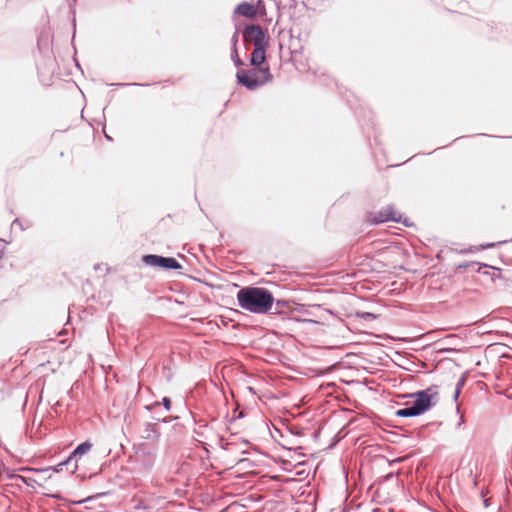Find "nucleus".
Returning a JSON list of instances; mask_svg holds the SVG:
<instances>
[{"mask_svg":"<svg viewBox=\"0 0 512 512\" xmlns=\"http://www.w3.org/2000/svg\"><path fill=\"white\" fill-rule=\"evenodd\" d=\"M238 305L251 313H267L273 305L274 298L271 292L260 287H244L237 293Z\"/></svg>","mask_w":512,"mask_h":512,"instance_id":"1","label":"nucleus"},{"mask_svg":"<svg viewBox=\"0 0 512 512\" xmlns=\"http://www.w3.org/2000/svg\"><path fill=\"white\" fill-rule=\"evenodd\" d=\"M409 396L415 398L413 405L397 410V416L414 417L428 411L438 401V386L432 385L425 390L412 393Z\"/></svg>","mask_w":512,"mask_h":512,"instance_id":"2","label":"nucleus"},{"mask_svg":"<svg viewBox=\"0 0 512 512\" xmlns=\"http://www.w3.org/2000/svg\"><path fill=\"white\" fill-rule=\"evenodd\" d=\"M236 76L238 82L249 90H255L272 80L269 68L259 69L255 67L249 71L239 70Z\"/></svg>","mask_w":512,"mask_h":512,"instance_id":"3","label":"nucleus"},{"mask_svg":"<svg viewBox=\"0 0 512 512\" xmlns=\"http://www.w3.org/2000/svg\"><path fill=\"white\" fill-rule=\"evenodd\" d=\"M242 34L244 41L252 43L254 47L269 45L267 34L260 25H247Z\"/></svg>","mask_w":512,"mask_h":512,"instance_id":"4","label":"nucleus"},{"mask_svg":"<svg viewBox=\"0 0 512 512\" xmlns=\"http://www.w3.org/2000/svg\"><path fill=\"white\" fill-rule=\"evenodd\" d=\"M143 262L147 266L162 268L165 270H177L181 268L179 262L173 257H163L159 255H145Z\"/></svg>","mask_w":512,"mask_h":512,"instance_id":"5","label":"nucleus"},{"mask_svg":"<svg viewBox=\"0 0 512 512\" xmlns=\"http://www.w3.org/2000/svg\"><path fill=\"white\" fill-rule=\"evenodd\" d=\"M370 222L372 224H380L387 221H394V222H402L405 226H410V223L407 219L402 220V216L398 213H396L393 210L392 206H388L385 209L379 211L376 213L373 217H371Z\"/></svg>","mask_w":512,"mask_h":512,"instance_id":"6","label":"nucleus"},{"mask_svg":"<svg viewBox=\"0 0 512 512\" xmlns=\"http://www.w3.org/2000/svg\"><path fill=\"white\" fill-rule=\"evenodd\" d=\"M91 447H92V444L90 442H88V441L79 444L74 449V451L71 453L69 458L66 461L61 462L60 464H58L57 467L54 468V470L58 472V471L62 470L63 466L70 465L73 461H75L74 467L72 469V472H74L77 469L76 462H77L78 458L83 456L87 452H89Z\"/></svg>","mask_w":512,"mask_h":512,"instance_id":"7","label":"nucleus"},{"mask_svg":"<svg viewBox=\"0 0 512 512\" xmlns=\"http://www.w3.org/2000/svg\"><path fill=\"white\" fill-rule=\"evenodd\" d=\"M141 438L155 444L160 438V431L155 423H145L141 432Z\"/></svg>","mask_w":512,"mask_h":512,"instance_id":"8","label":"nucleus"},{"mask_svg":"<svg viewBox=\"0 0 512 512\" xmlns=\"http://www.w3.org/2000/svg\"><path fill=\"white\" fill-rule=\"evenodd\" d=\"M268 46H260V47H254L253 52L251 53L250 57V63L252 66L258 67L266 59V49Z\"/></svg>","mask_w":512,"mask_h":512,"instance_id":"9","label":"nucleus"},{"mask_svg":"<svg viewBox=\"0 0 512 512\" xmlns=\"http://www.w3.org/2000/svg\"><path fill=\"white\" fill-rule=\"evenodd\" d=\"M235 13L244 17L252 18L256 15L257 10L253 4L242 2L235 8Z\"/></svg>","mask_w":512,"mask_h":512,"instance_id":"10","label":"nucleus"},{"mask_svg":"<svg viewBox=\"0 0 512 512\" xmlns=\"http://www.w3.org/2000/svg\"><path fill=\"white\" fill-rule=\"evenodd\" d=\"M155 453H156V449L154 447L148 448L146 443L139 444L137 447V450H136V454L139 456L140 455H148V456L154 458ZM152 464H153V459L150 460L149 466H151Z\"/></svg>","mask_w":512,"mask_h":512,"instance_id":"11","label":"nucleus"},{"mask_svg":"<svg viewBox=\"0 0 512 512\" xmlns=\"http://www.w3.org/2000/svg\"><path fill=\"white\" fill-rule=\"evenodd\" d=\"M231 59L234 62L235 66L240 67L243 65V62L239 58L237 47H233L231 49Z\"/></svg>","mask_w":512,"mask_h":512,"instance_id":"12","label":"nucleus"},{"mask_svg":"<svg viewBox=\"0 0 512 512\" xmlns=\"http://www.w3.org/2000/svg\"><path fill=\"white\" fill-rule=\"evenodd\" d=\"M357 317L362 318L364 320L372 321L376 319V315L371 312H357Z\"/></svg>","mask_w":512,"mask_h":512,"instance_id":"13","label":"nucleus"},{"mask_svg":"<svg viewBox=\"0 0 512 512\" xmlns=\"http://www.w3.org/2000/svg\"><path fill=\"white\" fill-rule=\"evenodd\" d=\"M238 39H239V31H238V30H236V31L234 32V34L232 35V37H231V45H232V48H233V47H237Z\"/></svg>","mask_w":512,"mask_h":512,"instance_id":"14","label":"nucleus"},{"mask_svg":"<svg viewBox=\"0 0 512 512\" xmlns=\"http://www.w3.org/2000/svg\"><path fill=\"white\" fill-rule=\"evenodd\" d=\"M507 241L504 240V241H498L497 243H487V244H484V245H481V248L482 249H488V248H492L494 247L495 245H501V244H504L506 243Z\"/></svg>","mask_w":512,"mask_h":512,"instance_id":"15","label":"nucleus"},{"mask_svg":"<svg viewBox=\"0 0 512 512\" xmlns=\"http://www.w3.org/2000/svg\"><path fill=\"white\" fill-rule=\"evenodd\" d=\"M482 269H485V270H486V269H492V270L494 271V272H493V275L495 274V272H496V271H499L498 269H496V268H494V267H491V266H489V265H487V264H480V265H479V268H478V271H479V272H481V271H482Z\"/></svg>","mask_w":512,"mask_h":512,"instance_id":"16","label":"nucleus"},{"mask_svg":"<svg viewBox=\"0 0 512 512\" xmlns=\"http://www.w3.org/2000/svg\"><path fill=\"white\" fill-rule=\"evenodd\" d=\"M162 402H163V405H164L165 409L167 411H169L171 409V401H170V399L168 397H164L162 399Z\"/></svg>","mask_w":512,"mask_h":512,"instance_id":"17","label":"nucleus"},{"mask_svg":"<svg viewBox=\"0 0 512 512\" xmlns=\"http://www.w3.org/2000/svg\"><path fill=\"white\" fill-rule=\"evenodd\" d=\"M464 384H465V378H464V377H461V378L458 380L457 384H456V389L461 390V389L463 388Z\"/></svg>","mask_w":512,"mask_h":512,"instance_id":"18","label":"nucleus"},{"mask_svg":"<svg viewBox=\"0 0 512 512\" xmlns=\"http://www.w3.org/2000/svg\"><path fill=\"white\" fill-rule=\"evenodd\" d=\"M461 390L455 388L454 399L457 400Z\"/></svg>","mask_w":512,"mask_h":512,"instance_id":"19","label":"nucleus"},{"mask_svg":"<svg viewBox=\"0 0 512 512\" xmlns=\"http://www.w3.org/2000/svg\"><path fill=\"white\" fill-rule=\"evenodd\" d=\"M2 257H3V255H2V253L0 252V260L2 259Z\"/></svg>","mask_w":512,"mask_h":512,"instance_id":"20","label":"nucleus"},{"mask_svg":"<svg viewBox=\"0 0 512 512\" xmlns=\"http://www.w3.org/2000/svg\"><path fill=\"white\" fill-rule=\"evenodd\" d=\"M511 241H512V238H511Z\"/></svg>","mask_w":512,"mask_h":512,"instance_id":"21","label":"nucleus"}]
</instances>
